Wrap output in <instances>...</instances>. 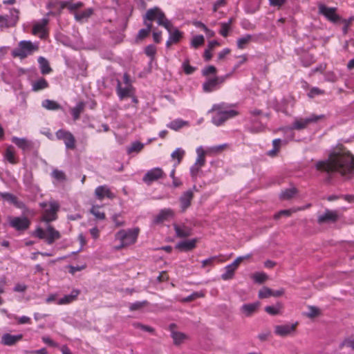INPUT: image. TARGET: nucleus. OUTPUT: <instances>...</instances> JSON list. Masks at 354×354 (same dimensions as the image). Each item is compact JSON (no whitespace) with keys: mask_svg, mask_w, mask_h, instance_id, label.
I'll return each instance as SVG.
<instances>
[{"mask_svg":"<svg viewBox=\"0 0 354 354\" xmlns=\"http://www.w3.org/2000/svg\"><path fill=\"white\" fill-rule=\"evenodd\" d=\"M297 193L295 188L287 189L283 191L280 194V198L283 200H289L292 198Z\"/></svg>","mask_w":354,"mask_h":354,"instance_id":"nucleus-39","label":"nucleus"},{"mask_svg":"<svg viewBox=\"0 0 354 354\" xmlns=\"http://www.w3.org/2000/svg\"><path fill=\"white\" fill-rule=\"evenodd\" d=\"M4 158L12 165H15L17 162L15 158V151L12 146H10L6 149L4 153Z\"/></svg>","mask_w":354,"mask_h":354,"instance_id":"nucleus-35","label":"nucleus"},{"mask_svg":"<svg viewBox=\"0 0 354 354\" xmlns=\"http://www.w3.org/2000/svg\"><path fill=\"white\" fill-rule=\"evenodd\" d=\"M219 86L214 77L207 79V80L203 84V89L205 93L212 92L217 90Z\"/></svg>","mask_w":354,"mask_h":354,"instance_id":"nucleus-27","label":"nucleus"},{"mask_svg":"<svg viewBox=\"0 0 354 354\" xmlns=\"http://www.w3.org/2000/svg\"><path fill=\"white\" fill-rule=\"evenodd\" d=\"M324 118V115H315L312 114L306 118H296L293 122L292 124L289 127H284L280 129L285 134L287 135L288 138L292 140L294 137L293 130H302L306 129L310 124L315 123L319 120Z\"/></svg>","mask_w":354,"mask_h":354,"instance_id":"nucleus-3","label":"nucleus"},{"mask_svg":"<svg viewBox=\"0 0 354 354\" xmlns=\"http://www.w3.org/2000/svg\"><path fill=\"white\" fill-rule=\"evenodd\" d=\"M296 325L297 324L277 325L274 327V333L281 337L289 335L295 331Z\"/></svg>","mask_w":354,"mask_h":354,"instance_id":"nucleus-14","label":"nucleus"},{"mask_svg":"<svg viewBox=\"0 0 354 354\" xmlns=\"http://www.w3.org/2000/svg\"><path fill=\"white\" fill-rule=\"evenodd\" d=\"M252 256V254H248L245 256H241V257H237L230 265L231 267H233L235 270L237 269L238 266H239V264L244 260V259H249Z\"/></svg>","mask_w":354,"mask_h":354,"instance_id":"nucleus-52","label":"nucleus"},{"mask_svg":"<svg viewBox=\"0 0 354 354\" xmlns=\"http://www.w3.org/2000/svg\"><path fill=\"white\" fill-rule=\"evenodd\" d=\"M205 39L204 37L201 35H196L193 37L191 41V46L193 48H197L200 46L203 45L204 44Z\"/></svg>","mask_w":354,"mask_h":354,"instance_id":"nucleus-47","label":"nucleus"},{"mask_svg":"<svg viewBox=\"0 0 354 354\" xmlns=\"http://www.w3.org/2000/svg\"><path fill=\"white\" fill-rule=\"evenodd\" d=\"M38 50V45L30 41L22 40L18 46L13 49L12 55L14 57L24 59Z\"/></svg>","mask_w":354,"mask_h":354,"instance_id":"nucleus-4","label":"nucleus"},{"mask_svg":"<svg viewBox=\"0 0 354 354\" xmlns=\"http://www.w3.org/2000/svg\"><path fill=\"white\" fill-rule=\"evenodd\" d=\"M176 236L180 238H185L192 234V228L185 225H174Z\"/></svg>","mask_w":354,"mask_h":354,"instance_id":"nucleus-26","label":"nucleus"},{"mask_svg":"<svg viewBox=\"0 0 354 354\" xmlns=\"http://www.w3.org/2000/svg\"><path fill=\"white\" fill-rule=\"evenodd\" d=\"M323 93L324 91L319 89V88L314 87L310 90L309 93H308V95L309 97L312 98L316 95L322 94Z\"/></svg>","mask_w":354,"mask_h":354,"instance_id":"nucleus-59","label":"nucleus"},{"mask_svg":"<svg viewBox=\"0 0 354 354\" xmlns=\"http://www.w3.org/2000/svg\"><path fill=\"white\" fill-rule=\"evenodd\" d=\"M38 63L41 69V73L43 75L48 74L51 72L52 69L50 67L48 61L44 57L38 58Z\"/></svg>","mask_w":354,"mask_h":354,"instance_id":"nucleus-30","label":"nucleus"},{"mask_svg":"<svg viewBox=\"0 0 354 354\" xmlns=\"http://www.w3.org/2000/svg\"><path fill=\"white\" fill-rule=\"evenodd\" d=\"M84 104L82 102L77 103L75 107L71 109V114L75 120L80 118L81 113L83 111Z\"/></svg>","mask_w":354,"mask_h":354,"instance_id":"nucleus-37","label":"nucleus"},{"mask_svg":"<svg viewBox=\"0 0 354 354\" xmlns=\"http://www.w3.org/2000/svg\"><path fill=\"white\" fill-rule=\"evenodd\" d=\"M138 232V228L129 229L127 230H122L117 232L115 239L121 243L118 248H122L134 243L136 241Z\"/></svg>","mask_w":354,"mask_h":354,"instance_id":"nucleus-5","label":"nucleus"},{"mask_svg":"<svg viewBox=\"0 0 354 354\" xmlns=\"http://www.w3.org/2000/svg\"><path fill=\"white\" fill-rule=\"evenodd\" d=\"M201 167L195 164L192 165L190 168V174L192 178L196 177L198 171H200Z\"/></svg>","mask_w":354,"mask_h":354,"instance_id":"nucleus-61","label":"nucleus"},{"mask_svg":"<svg viewBox=\"0 0 354 354\" xmlns=\"http://www.w3.org/2000/svg\"><path fill=\"white\" fill-rule=\"evenodd\" d=\"M12 142L23 151H28L32 148V143L24 138L12 137Z\"/></svg>","mask_w":354,"mask_h":354,"instance_id":"nucleus-25","label":"nucleus"},{"mask_svg":"<svg viewBox=\"0 0 354 354\" xmlns=\"http://www.w3.org/2000/svg\"><path fill=\"white\" fill-rule=\"evenodd\" d=\"M145 19L149 21L156 20L159 26H163L169 34V39L174 43H178L183 37V32L178 29L172 30V24L166 18L164 12L158 8L149 9L145 14Z\"/></svg>","mask_w":354,"mask_h":354,"instance_id":"nucleus-2","label":"nucleus"},{"mask_svg":"<svg viewBox=\"0 0 354 354\" xmlns=\"http://www.w3.org/2000/svg\"><path fill=\"white\" fill-rule=\"evenodd\" d=\"M319 13L324 15L328 21L333 23H338L341 20L339 15L336 14V8L327 7L324 4L318 6Z\"/></svg>","mask_w":354,"mask_h":354,"instance_id":"nucleus-8","label":"nucleus"},{"mask_svg":"<svg viewBox=\"0 0 354 354\" xmlns=\"http://www.w3.org/2000/svg\"><path fill=\"white\" fill-rule=\"evenodd\" d=\"M144 147V145L140 142H134L127 148V153H131L133 152H139Z\"/></svg>","mask_w":354,"mask_h":354,"instance_id":"nucleus-43","label":"nucleus"},{"mask_svg":"<svg viewBox=\"0 0 354 354\" xmlns=\"http://www.w3.org/2000/svg\"><path fill=\"white\" fill-rule=\"evenodd\" d=\"M319 314V310L317 308L314 306L309 307V310L307 313L308 317H315Z\"/></svg>","mask_w":354,"mask_h":354,"instance_id":"nucleus-60","label":"nucleus"},{"mask_svg":"<svg viewBox=\"0 0 354 354\" xmlns=\"http://www.w3.org/2000/svg\"><path fill=\"white\" fill-rule=\"evenodd\" d=\"M51 176L58 181H64L66 180V175L64 171L55 169L51 173Z\"/></svg>","mask_w":354,"mask_h":354,"instance_id":"nucleus-48","label":"nucleus"},{"mask_svg":"<svg viewBox=\"0 0 354 354\" xmlns=\"http://www.w3.org/2000/svg\"><path fill=\"white\" fill-rule=\"evenodd\" d=\"M225 271L222 274L221 278L223 280H229L232 279L236 270L233 267H231L230 264L225 268Z\"/></svg>","mask_w":354,"mask_h":354,"instance_id":"nucleus-40","label":"nucleus"},{"mask_svg":"<svg viewBox=\"0 0 354 354\" xmlns=\"http://www.w3.org/2000/svg\"><path fill=\"white\" fill-rule=\"evenodd\" d=\"M258 296L260 299L268 298L272 296V290L268 287H263L259 291Z\"/></svg>","mask_w":354,"mask_h":354,"instance_id":"nucleus-50","label":"nucleus"},{"mask_svg":"<svg viewBox=\"0 0 354 354\" xmlns=\"http://www.w3.org/2000/svg\"><path fill=\"white\" fill-rule=\"evenodd\" d=\"M196 239L182 241L176 244V248L180 251H190L196 248Z\"/></svg>","mask_w":354,"mask_h":354,"instance_id":"nucleus-19","label":"nucleus"},{"mask_svg":"<svg viewBox=\"0 0 354 354\" xmlns=\"http://www.w3.org/2000/svg\"><path fill=\"white\" fill-rule=\"evenodd\" d=\"M147 304V301H136L135 303H132L129 306V310L131 311L138 310L143 308Z\"/></svg>","mask_w":354,"mask_h":354,"instance_id":"nucleus-53","label":"nucleus"},{"mask_svg":"<svg viewBox=\"0 0 354 354\" xmlns=\"http://www.w3.org/2000/svg\"><path fill=\"white\" fill-rule=\"evenodd\" d=\"M19 20V11L12 9L10 12V15H3V24H1V28H8L15 26Z\"/></svg>","mask_w":354,"mask_h":354,"instance_id":"nucleus-13","label":"nucleus"},{"mask_svg":"<svg viewBox=\"0 0 354 354\" xmlns=\"http://www.w3.org/2000/svg\"><path fill=\"white\" fill-rule=\"evenodd\" d=\"M10 225L17 230H25L29 227L30 221L26 217H15L10 221Z\"/></svg>","mask_w":354,"mask_h":354,"instance_id":"nucleus-15","label":"nucleus"},{"mask_svg":"<svg viewBox=\"0 0 354 354\" xmlns=\"http://www.w3.org/2000/svg\"><path fill=\"white\" fill-rule=\"evenodd\" d=\"M80 291L79 290L74 289L69 295H66L63 297L60 298L57 301V304L58 305L68 304L77 299V296L80 295Z\"/></svg>","mask_w":354,"mask_h":354,"instance_id":"nucleus-23","label":"nucleus"},{"mask_svg":"<svg viewBox=\"0 0 354 354\" xmlns=\"http://www.w3.org/2000/svg\"><path fill=\"white\" fill-rule=\"evenodd\" d=\"M42 106L47 110L55 111L62 109V106L57 102L51 100H45L42 102Z\"/></svg>","mask_w":354,"mask_h":354,"instance_id":"nucleus-33","label":"nucleus"},{"mask_svg":"<svg viewBox=\"0 0 354 354\" xmlns=\"http://www.w3.org/2000/svg\"><path fill=\"white\" fill-rule=\"evenodd\" d=\"M164 172L160 167H155L149 170L143 176L142 180L148 185H151L153 181H156L162 178Z\"/></svg>","mask_w":354,"mask_h":354,"instance_id":"nucleus-10","label":"nucleus"},{"mask_svg":"<svg viewBox=\"0 0 354 354\" xmlns=\"http://www.w3.org/2000/svg\"><path fill=\"white\" fill-rule=\"evenodd\" d=\"M133 325L135 328L143 330L147 332L152 333L153 331V328H151L149 326L143 325L139 322H135L133 324Z\"/></svg>","mask_w":354,"mask_h":354,"instance_id":"nucleus-57","label":"nucleus"},{"mask_svg":"<svg viewBox=\"0 0 354 354\" xmlns=\"http://www.w3.org/2000/svg\"><path fill=\"white\" fill-rule=\"evenodd\" d=\"M265 311L271 315H276L279 313V307L268 306L265 308Z\"/></svg>","mask_w":354,"mask_h":354,"instance_id":"nucleus-55","label":"nucleus"},{"mask_svg":"<svg viewBox=\"0 0 354 354\" xmlns=\"http://www.w3.org/2000/svg\"><path fill=\"white\" fill-rule=\"evenodd\" d=\"M132 87L131 85L126 86L125 87H122L121 83L118 81L117 85V93L120 100L124 99V97H129L131 93Z\"/></svg>","mask_w":354,"mask_h":354,"instance_id":"nucleus-29","label":"nucleus"},{"mask_svg":"<svg viewBox=\"0 0 354 354\" xmlns=\"http://www.w3.org/2000/svg\"><path fill=\"white\" fill-rule=\"evenodd\" d=\"M252 35H246L243 37L239 38L237 40V46L240 49H243L251 41Z\"/></svg>","mask_w":354,"mask_h":354,"instance_id":"nucleus-42","label":"nucleus"},{"mask_svg":"<svg viewBox=\"0 0 354 354\" xmlns=\"http://www.w3.org/2000/svg\"><path fill=\"white\" fill-rule=\"evenodd\" d=\"M253 280L258 283H262L268 279V276L265 272H255L252 275Z\"/></svg>","mask_w":354,"mask_h":354,"instance_id":"nucleus-41","label":"nucleus"},{"mask_svg":"<svg viewBox=\"0 0 354 354\" xmlns=\"http://www.w3.org/2000/svg\"><path fill=\"white\" fill-rule=\"evenodd\" d=\"M259 306L260 303L258 301L250 304H245L241 307L240 310L245 316L250 317L254 312H256Z\"/></svg>","mask_w":354,"mask_h":354,"instance_id":"nucleus-22","label":"nucleus"},{"mask_svg":"<svg viewBox=\"0 0 354 354\" xmlns=\"http://www.w3.org/2000/svg\"><path fill=\"white\" fill-rule=\"evenodd\" d=\"M174 216V211L170 208L162 209L159 214L154 218V223H160L169 220Z\"/></svg>","mask_w":354,"mask_h":354,"instance_id":"nucleus-18","label":"nucleus"},{"mask_svg":"<svg viewBox=\"0 0 354 354\" xmlns=\"http://www.w3.org/2000/svg\"><path fill=\"white\" fill-rule=\"evenodd\" d=\"M229 107L230 106L225 103L214 104L212 106L211 111H219L226 121L228 119L232 118L238 115V112L236 111L229 109Z\"/></svg>","mask_w":354,"mask_h":354,"instance_id":"nucleus-12","label":"nucleus"},{"mask_svg":"<svg viewBox=\"0 0 354 354\" xmlns=\"http://www.w3.org/2000/svg\"><path fill=\"white\" fill-rule=\"evenodd\" d=\"M194 197V193L191 189H189L182 194L179 200L180 203V208L183 212H185L190 205L191 201Z\"/></svg>","mask_w":354,"mask_h":354,"instance_id":"nucleus-16","label":"nucleus"},{"mask_svg":"<svg viewBox=\"0 0 354 354\" xmlns=\"http://www.w3.org/2000/svg\"><path fill=\"white\" fill-rule=\"evenodd\" d=\"M22 337L23 335L21 334L14 335L10 333H5L1 337V343L6 346H12L21 340Z\"/></svg>","mask_w":354,"mask_h":354,"instance_id":"nucleus-20","label":"nucleus"},{"mask_svg":"<svg viewBox=\"0 0 354 354\" xmlns=\"http://www.w3.org/2000/svg\"><path fill=\"white\" fill-rule=\"evenodd\" d=\"M232 20L230 19L227 23H222L221 24V28L219 31L220 34L223 36L226 37L228 35V32L230 30V26L232 23Z\"/></svg>","mask_w":354,"mask_h":354,"instance_id":"nucleus-51","label":"nucleus"},{"mask_svg":"<svg viewBox=\"0 0 354 354\" xmlns=\"http://www.w3.org/2000/svg\"><path fill=\"white\" fill-rule=\"evenodd\" d=\"M120 214H115L112 217V220L117 227H120L124 225V221L120 219Z\"/></svg>","mask_w":354,"mask_h":354,"instance_id":"nucleus-64","label":"nucleus"},{"mask_svg":"<svg viewBox=\"0 0 354 354\" xmlns=\"http://www.w3.org/2000/svg\"><path fill=\"white\" fill-rule=\"evenodd\" d=\"M185 151L182 148H177L175 151H174L171 154V157L172 159H176L177 163L176 165L180 164L181 162L183 156H185Z\"/></svg>","mask_w":354,"mask_h":354,"instance_id":"nucleus-38","label":"nucleus"},{"mask_svg":"<svg viewBox=\"0 0 354 354\" xmlns=\"http://www.w3.org/2000/svg\"><path fill=\"white\" fill-rule=\"evenodd\" d=\"M209 111H212L211 110ZM216 113L212 117V122L216 126L222 125L225 122V119L219 111H216Z\"/></svg>","mask_w":354,"mask_h":354,"instance_id":"nucleus-45","label":"nucleus"},{"mask_svg":"<svg viewBox=\"0 0 354 354\" xmlns=\"http://www.w3.org/2000/svg\"><path fill=\"white\" fill-rule=\"evenodd\" d=\"M269 3L271 6L280 8L286 2V0H268Z\"/></svg>","mask_w":354,"mask_h":354,"instance_id":"nucleus-62","label":"nucleus"},{"mask_svg":"<svg viewBox=\"0 0 354 354\" xmlns=\"http://www.w3.org/2000/svg\"><path fill=\"white\" fill-rule=\"evenodd\" d=\"M292 211L290 209H283L279 212L277 214L274 215V218L278 219L282 216H289L291 214Z\"/></svg>","mask_w":354,"mask_h":354,"instance_id":"nucleus-63","label":"nucleus"},{"mask_svg":"<svg viewBox=\"0 0 354 354\" xmlns=\"http://www.w3.org/2000/svg\"><path fill=\"white\" fill-rule=\"evenodd\" d=\"M59 3L60 4V10H62L64 8L68 7L70 10H75L82 6V3L80 2L77 3H71L67 1H60L59 2Z\"/></svg>","mask_w":354,"mask_h":354,"instance_id":"nucleus-44","label":"nucleus"},{"mask_svg":"<svg viewBox=\"0 0 354 354\" xmlns=\"http://www.w3.org/2000/svg\"><path fill=\"white\" fill-rule=\"evenodd\" d=\"M315 168L330 175L339 173L342 176L354 174V158L348 151H339L330 153L327 159L316 162Z\"/></svg>","mask_w":354,"mask_h":354,"instance_id":"nucleus-1","label":"nucleus"},{"mask_svg":"<svg viewBox=\"0 0 354 354\" xmlns=\"http://www.w3.org/2000/svg\"><path fill=\"white\" fill-rule=\"evenodd\" d=\"M90 212L97 220H104L105 218V214L100 210L99 206H93Z\"/></svg>","mask_w":354,"mask_h":354,"instance_id":"nucleus-46","label":"nucleus"},{"mask_svg":"<svg viewBox=\"0 0 354 354\" xmlns=\"http://www.w3.org/2000/svg\"><path fill=\"white\" fill-rule=\"evenodd\" d=\"M56 137L59 140H63L67 149L75 148V140L71 133L59 129L56 132Z\"/></svg>","mask_w":354,"mask_h":354,"instance_id":"nucleus-11","label":"nucleus"},{"mask_svg":"<svg viewBox=\"0 0 354 354\" xmlns=\"http://www.w3.org/2000/svg\"><path fill=\"white\" fill-rule=\"evenodd\" d=\"M216 73V68L214 66H208L202 70V75L207 76L209 74H215Z\"/></svg>","mask_w":354,"mask_h":354,"instance_id":"nucleus-56","label":"nucleus"},{"mask_svg":"<svg viewBox=\"0 0 354 354\" xmlns=\"http://www.w3.org/2000/svg\"><path fill=\"white\" fill-rule=\"evenodd\" d=\"M34 234L40 239H46L47 243L49 245L53 244L55 241L61 237L60 233L50 225H48L46 230L38 227Z\"/></svg>","mask_w":354,"mask_h":354,"instance_id":"nucleus-7","label":"nucleus"},{"mask_svg":"<svg viewBox=\"0 0 354 354\" xmlns=\"http://www.w3.org/2000/svg\"><path fill=\"white\" fill-rule=\"evenodd\" d=\"M145 53L147 56L153 59L156 53V47L152 44L148 45L145 48Z\"/></svg>","mask_w":354,"mask_h":354,"instance_id":"nucleus-54","label":"nucleus"},{"mask_svg":"<svg viewBox=\"0 0 354 354\" xmlns=\"http://www.w3.org/2000/svg\"><path fill=\"white\" fill-rule=\"evenodd\" d=\"M48 86V82L43 77L39 78L32 83V91H38Z\"/></svg>","mask_w":354,"mask_h":354,"instance_id":"nucleus-36","label":"nucleus"},{"mask_svg":"<svg viewBox=\"0 0 354 354\" xmlns=\"http://www.w3.org/2000/svg\"><path fill=\"white\" fill-rule=\"evenodd\" d=\"M0 197L5 201H7L11 204L15 205L19 208L24 207V203L17 200V198L12 194L8 192H0Z\"/></svg>","mask_w":354,"mask_h":354,"instance_id":"nucleus-24","label":"nucleus"},{"mask_svg":"<svg viewBox=\"0 0 354 354\" xmlns=\"http://www.w3.org/2000/svg\"><path fill=\"white\" fill-rule=\"evenodd\" d=\"M152 21L145 19L144 16V24L146 26L145 28L140 29L138 33L137 38L139 39H143L147 37L152 29Z\"/></svg>","mask_w":354,"mask_h":354,"instance_id":"nucleus-28","label":"nucleus"},{"mask_svg":"<svg viewBox=\"0 0 354 354\" xmlns=\"http://www.w3.org/2000/svg\"><path fill=\"white\" fill-rule=\"evenodd\" d=\"M95 196L99 200H102L104 197H107L109 198H113L114 195L110 191L109 187L106 185H101L96 187L95 190Z\"/></svg>","mask_w":354,"mask_h":354,"instance_id":"nucleus-21","label":"nucleus"},{"mask_svg":"<svg viewBox=\"0 0 354 354\" xmlns=\"http://www.w3.org/2000/svg\"><path fill=\"white\" fill-rule=\"evenodd\" d=\"M40 206L44 209L42 221L49 223L50 222L57 219V212L59 209V205L57 202H44L40 203Z\"/></svg>","mask_w":354,"mask_h":354,"instance_id":"nucleus-6","label":"nucleus"},{"mask_svg":"<svg viewBox=\"0 0 354 354\" xmlns=\"http://www.w3.org/2000/svg\"><path fill=\"white\" fill-rule=\"evenodd\" d=\"M182 67L183 68L185 73L187 75H191L196 70V67L189 65V59H186L184 61V62L182 64Z\"/></svg>","mask_w":354,"mask_h":354,"instance_id":"nucleus-49","label":"nucleus"},{"mask_svg":"<svg viewBox=\"0 0 354 354\" xmlns=\"http://www.w3.org/2000/svg\"><path fill=\"white\" fill-rule=\"evenodd\" d=\"M339 219V214L336 210L326 209L323 214L317 217V223L322 224L335 223Z\"/></svg>","mask_w":354,"mask_h":354,"instance_id":"nucleus-9","label":"nucleus"},{"mask_svg":"<svg viewBox=\"0 0 354 354\" xmlns=\"http://www.w3.org/2000/svg\"><path fill=\"white\" fill-rule=\"evenodd\" d=\"M48 19L44 18L41 21L37 22L32 28V33L34 35L40 34V37L43 38L46 35V26L48 24Z\"/></svg>","mask_w":354,"mask_h":354,"instance_id":"nucleus-17","label":"nucleus"},{"mask_svg":"<svg viewBox=\"0 0 354 354\" xmlns=\"http://www.w3.org/2000/svg\"><path fill=\"white\" fill-rule=\"evenodd\" d=\"M173 327H175V325L171 324L170 329L171 332V337L174 339V344L178 345L183 342V340L186 338V335L183 333L173 330Z\"/></svg>","mask_w":354,"mask_h":354,"instance_id":"nucleus-31","label":"nucleus"},{"mask_svg":"<svg viewBox=\"0 0 354 354\" xmlns=\"http://www.w3.org/2000/svg\"><path fill=\"white\" fill-rule=\"evenodd\" d=\"M205 151L201 146L196 149L197 158L195 164L201 167L205 164Z\"/></svg>","mask_w":354,"mask_h":354,"instance_id":"nucleus-34","label":"nucleus"},{"mask_svg":"<svg viewBox=\"0 0 354 354\" xmlns=\"http://www.w3.org/2000/svg\"><path fill=\"white\" fill-rule=\"evenodd\" d=\"M189 122L187 121H185L182 119H176L169 124H167V127L171 129L177 131L185 126H187Z\"/></svg>","mask_w":354,"mask_h":354,"instance_id":"nucleus-32","label":"nucleus"},{"mask_svg":"<svg viewBox=\"0 0 354 354\" xmlns=\"http://www.w3.org/2000/svg\"><path fill=\"white\" fill-rule=\"evenodd\" d=\"M216 257H211L207 259H204L201 261L202 268H205L206 266H212L214 262L216 261Z\"/></svg>","mask_w":354,"mask_h":354,"instance_id":"nucleus-58","label":"nucleus"}]
</instances>
